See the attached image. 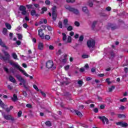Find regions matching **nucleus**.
Instances as JSON below:
<instances>
[{
  "instance_id": "nucleus-13",
  "label": "nucleus",
  "mask_w": 128,
  "mask_h": 128,
  "mask_svg": "<svg viewBox=\"0 0 128 128\" xmlns=\"http://www.w3.org/2000/svg\"><path fill=\"white\" fill-rule=\"evenodd\" d=\"M38 34L42 40L44 38V34L42 32V30L40 29L38 30Z\"/></svg>"
},
{
  "instance_id": "nucleus-44",
  "label": "nucleus",
  "mask_w": 128,
  "mask_h": 128,
  "mask_svg": "<svg viewBox=\"0 0 128 128\" xmlns=\"http://www.w3.org/2000/svg\"><path fill=\"white\" fill-rule=\"evenodd\" d=\"M64 68L65 70H69V68H70V66H69V65H67V66H65L64 67Z\"/></svg>"
},
{
  "instance_id": "nucleus-49",
  "label": "nucleus",
  "mask_w": 128,
  "mask_h": 128,
  "mask_svg": "<svg viewBox=\"0 0 128 128\" xmlns=\"http://www.w3.org/2000/svg\"><path fill=\"white\" fill-rule=\"evenodd\" d=\"M22 94H23V96H25V97H26L27 96H28V94L26 93V91H23V92H22Z\"/></svg>"
},
{
  "instance_id": "nucleus-6",
  "label": "nucleus",
  "mask_w": 128,
  "mask_h": 128,
  "mask_svg": "<svg viewBox=\"0 0 128 128\" xmlns=\"http://www.w3.org/2000/svg\"><path fill=\"white\" fill-rule=\"evenodd\" d=\"M58 15L56 14V6H54L52 8V18L53 20H56V18Z\"/></svg>"
},
{
  "instance_id": "nucleus-12",
  "label": "nucleus",
  "mask_w": 128,
  "mask_h": 128,
  "mask_svg": "<svg viewBox=\"0 0 128 128\" xmlns=\"http://www.w3.org/2000/svg\"><path fill=\"white\" fill-rule=\"evenodd\" d=\"M117 126H122V128H126L128 126V124L126 122H120L116 123Z\"/></svg>"
},
{
  "instance_id": "nucleus-21",
  "label": "nucleus",
  "mask_w": 128,
  "mask_h": 128,
  "mask_svg": "<svg viewBox=\"0 0 128 128\" xmlns=\"http://www.w3.org/2000/svg\"><path fill=\"white\" fill-rule=\"evenodd\" d=\"M9 80L10 81V82H14V84H15V82H16V79H14V77H12V76H9Z\"/></svg>"
},
{
  "instance_id": "nucleus-62",
  "label": "nucleus",
  "mask_w": 128,
  "mask_h": 128,
  "mask_svg": "<svg viewBox=\"0 0 128 128\" xmlns=\"http://www.w3.org/2000/svg\"><path fill=\"white\" fill-rule=\"evenodd\" d=\"M80 71L81 72H84V68H80Z\"/></svg>"
},
{
  "instance_id": "nucleus-47",
  "label": "nucleus",
  "mask_w": 128,
  "mask_h": 128,
  "mask_svg": "<svg viewBox=\"0 0 128 128\" xmlns=\"http://www.w3.org/2000/svg\"><path fill=\"white\" fill-rule=\"evenodd\" d=\"M60 54H62V50H58V52L56 53V54L57 56H60Z\"/></svg>"
},
{
  "instance_id": "nucleus-15",
  "label": "nucleus",
  "mask_w": 128,
  "mask_h": 128,
  "mask_svg": "<svg viewBox=\"0 0 128 128\" xmlns=\"http://www.w3.org/2000/svg\"><path fill=\"white\" fill-rule=\"evenodd\" d=\"M0 46H2V48H4L6 50H8V48L6 46V44L3 43L2 40V39H0Z\"/></svg>"
},
{
  "instance_id": "nucleus-18",
  "label": "nucleus",
  "mask_w": 128,
  "mask_h": 128,
  "mask_svg": "<svg viewBox=\"0 0 128 128\" xmlns=\"http://www.w3.org/2000/svg\"><path fill=\"white\" fill-rule=\"evenodd\" d=\"M59 60L60 62H62V64H64L66 62V58H62V57H61L60 58Z\"/></svg>"
},
{
  "instance_id": "nucleus-20",
  "label": "nucleus",
  "mask_w": 128,
  "mask_h": 128,
  "mask_svg": "<svg viewBox=\"0 0 128 128\" xmlns=\"http://www.w3.org/2000/svg\"><path fill=\"white\" fill-rule=\"evenodd\" d=\"M82 10L83 12H84L85 14H88V7L86 6L82 7Z\"/></svg>"
},
{
  "instance_id": "nucleus-17",
  "label": "nucleus",
  "mask_w": 128,
  "mask_h": 128,
  "mask_svg": "<svg viewBox=\"0 0 128 128\" xmlns=\"http://www.w3.org/2000/svg\"><path fill=\"white\" fill-rule=\"evenodd\" d=\"M38 50H44V44L42 42H40L38 44Z\"/></svg>"
},
{
  "instance_id": "nucleus-40",
  "label": "nucleus",
  "mask_w": 128,
  "mask_h": 128,
  "mask_svg": "<svg viewBox=\"0 0 128 128\" xmlns=\"http://www.w3.org/2000/svg\"><path fill=\"white\" fill-rule=\"evenodd\" d=\"M96 21H94L92 24V28H94V27L96 26Z\"/></svg>"
},
{
  "instance_id": "nucleus-39",
  "label": "nucleus",
  "mask_w": 128,
  "mask_h": 128,
  "mask_svg": "<svg viewBox=\"0 0 128 128\" xmlns=\"http://www.w3.org/2000/svg\"><path fill=\"white\" fill-rule=\"evenodd\" d=\"M76 2V0H66V2L72 4Z\"/></svg>"
},
{
  "instance_id": "nucleus-42",
  "label": "nucleus",
  "mask_w": 128,
  "mask_h": 128,
  "mask_svg": "<svg viewBox=\"0 0 128 128\" xmlns=\"http://www.w3.org/2000/svg\"><path fill=\"white\" fill-rule=\"evenodd\" d=\"M33 88H34V90H37V92H38L40 90H38V86H36V84L33 85Z\"/></svg>"
},
{
  "instance_id": "nucleus-25",
  "label": "nucleus",
  "mask_w": 128,
  "mask_h": 128,
  "mask_svg": "<svg viewBox=\"0 0 128 128\" xmlns=\"http://www.w3.org/2000/svg\"><path fill=\"white\" fill-rule=\"evenodd\" d=\"M5 25H6V28H7L8 30H10V28H12V26H10V24L6 23Z\"/></svg>"
},
{
  "instance_id": "nucleus-29",
  "label": "nucleus",
  "mask_w": 128,
  "mask_h": 128,
  "mask_svg": "<svg viewBox=\"0 0 128 128\" xmlns=\"http://www.w3.org/2000/svg\"><path fill=\"white\" fill-rule=\"evenodd\" d=\"M62 40H66V34L65 33H62Z\"/></svg>"
},
{
  "instance_id": "nucleus-38",
  "label": "nucleus",
  "mask_w": 128,
  "mask_h": 128,
  "mask_svg": "<svg viewBox=\"0 0 128 128\" xmlns=\"http://www.w3.org/2000/svg\"><path fill=\"white\" fill-rule=\"evenodd\" d=\"M110 54L112 58H114V56H116V54H114V52H110Z\"/></svg>"
},
{
  "instance_id": "nucleus-30",
  "label": "nucleus",
  "mask_w": 128,
  "mask_h": 128,
  "mask_svg": "<svg viewBox=\"0 0 128 128\" xmlns=\"http://www.w3.org/2000/svg\"><path fill=\"white\" fill-rule=\"evenodd\" d=\"M58 26L60 28H62V22L60 21L58 23Z\"/></svg>"
},
{
  "instance_id": "nucleus-46",
  "label": "nucleus",
  "mask_w": 128,
  "mask_h": 128,
  "mask_svg": "<svg viewBox=\"0 0 128 128\" xmlns=\"http://www.w3.org/2000/svg\"><path fill=\"white\" fill-rule=\"evenodd\" d=\"M8 90H12V88H13V87H12V86L9 84L8 86Z\"/></svg>"
},
{
  "instance_id": "nucleus-28",
  "label": "nucleus",
  "mask_w": 128,
  "mask_h": 128,
  "mask_svg": "<svg viewBox=\"0 0 128 128\" xmlns=\"http://www.w3.org/2000/svg\"><path fill=\"white\" fill-rule=\"evenodd\" d=\"M116 87L114 86H112L110 88H108V92H112V90H114V88Z\"/></svg>"
},
{
  "instance_id": "nucleus-45",
  "label": "nucleus",
  "mask_w": 128,
  "mask_h": 128,
  "mask_svg": "<svg viewBox=\"0 0 128 128\" xmlns=\"http://www.w3.org/2000/svg\"><path fill=\"white\" fill-rule=\"evenodd\" d=\"M82 58H88V55L84 54L82 56Z\"/></svg>"
},
{
  "instance_id": "nucleus-1",
  "label": "nucleus",
  "mask_w": 128,
  "mask_h": 128,
  "mask_svg": "<svg viewBox=\"0 0 128 128\" xmlns=\"http://www.w3.org/2000/svg\"><path fill=\"white\" fill-rule=\"evenodd\" d=\"M8 64H10L11 66H14V68H16L18 70L25 76H28V73L26 72V70L22 69V67L18 64V62H14L12 61H10V60L7 62Z\"/></svg>"
},
{
  "instance_id": "nucleus-41",
  "label": "nucleus",
  "mask_w": 128,
  "mask_h": 128,
  "mask_svg": "<svg viewBox=\"0 0 128 128\" xmlns=\"http://www.w3.org/2000/svg\"><path fill=\"white\" fill-rule=\"evenodd\" d=\"M18 36L19 40H22V34H18Z\"/></svg>"
},
{
  "instance_id": "nucleus-36",
  "label": "nucleus",
  "mask_w": 128,
  "mask_h": 128,
  "mask_svg": "<svg viewBox=\"0 0 128 128\" xmlns=\"http://www.w3.org/2000/svg\"><path fill=\"white\" fill-rule=\"evenodd\" d=\"M67 42H72V37L70 36H68Z\"/></svg>"
},
{
  "instance_id": "nucleus-19",
  "label": "nucleus",
  "mask_w": 128,
  "mask_h": 128,
  "mask_svg": "<svg viewBox=\"0 0 128 128\" xmlns=\"http://www.w3.org/2000/svg\"><path fill=\"white\" fill-rule=\"evenodd\" d=\"M68 19H64L63 22L64 25V26L65 28H68Z\"/></svg>"
},
{
  "instance_id": "nucleus-60",
  "label": "nucleus",
  "mask_w": 128,
  "mask_h": 128,
  "mask_svg": "<svg viewBox=\"0 0 128 128\" xmlns=\"http://www.w3.org/2000/svg\"><path fill=\"white\" fill-rule=\"evenodd\" d=\"M26 106L29 108H30L32 107V104H26Z\"/></svg>"
},
{
  "instance_id": "nucleus-53",
  "label": "nucleus",
  "mask_w": 128,
  "mask_h": 128,
  "mask_svg": "<svg viewBox=\"0 0 128 128\" xmlns=\"http://www.w3.org/2000/svg\"><path fill=\"white\" fill-rule=\"evenodd\" d=\"M106 82H108V84H110L111 82L110 81V78H106Z\"/></svg>"
},
{
  "instance_id": "nucleus-3",
  "label": "nucleus",
  "mask_w": 128,
  "mask_h": 128,
  "mask_svg": "<svg viewBox=\"0 0 128 128\" xmlns=\"http://www.w3.org/2000/svg\"><path fill=\"white\" fill-rule=\"evenodd\" d=\"M64 8L68 10L71 12H73V14H76V16L80 14V11L76 8H72L69 5H65Z\"/></svg>"
},
{
  "instance_id": "nucleus-9",
  "label": "nucleus",
  "mask_w": 128,
  "mask_h": 128,
  "mask_svg": "<svg viewBox=\"0 0 128 128\" xmlns=\"http://www.w3.org/2000/svg\"><path fill=\"white\" fill-rule=\"evenodd\" d=\"M98 118H99L100 120H102V123L104 124L106 122V124H108V118H106V116H98Z\"/></svg>"
},
{
  "instance_id": "nucleus-51",
  "label": "nucleus",
  "mask_w": 128,
  "mask_h": 128,
  "mask_svg": "<svg viewBox=\"0 0 128 128\" xmlns=\"http://www.w3.org/2000/svg\"><path fill=\"white\" fill-rule=\"evenodd\" d=\"M0 106H4V102H2V101L0 99Z\"/></svg>"
},
{
  "instance_id": "nucleus-8",
  "label": "nucleus",
  "mask_w": 128,
  "mask_h": 128,
  "mask_svg": "<svg viewBox=\"0 0 128 128\" xmlns=\"http://www.w3.org/2000/svg\"><path fill=\"white\" fill-rule=\"evenodd\" d=\"M2 115L4 118L6 120H12V122L14 120V118L11 115H6L4 114V112H2Z\"/></svg>"
},
{
  "instance_id": "nucleus-4",
  "label": "nucleus",
  "mask_w": 128,
  "mask_h": 128,
  "mask_svg": "<svg viewBox=\"0 0 128 128\" xmlns=\"http://www.w3.org/2000/svg\"><path fill=\"white\" fill-rule=\"evenodd\" d=\"M87 46L89 48H94L96 46V42L94 40H89L87 41Z\"/></svg>"
},
{
  "instance_id": "nucleus-2",
  "label": "nucleus",
  "mask_w": 128,
  "mask_h": 128,
  "mask_svg": "<svg viewBox=\"0 0 128 128\" xmlns=\"http://www.w3.org/2000/svg\"><path fill=\"white\" fill-rule=\"evenodd\" d=\"M2 52L4 54L5 56H0V58L1 60H2L4 62H8L10 60V54H8V52L4 50H2Z\"/></svg>"
},
{
  "instance_id": "nucleus-58",
  "label": "nucleus",
  "mask_w": 128,
  "mask_h": 128,
  "mask_svg": "<svg viewBox=\"0 0 128 128\" xmlns=\"http://www.w3.org/2000/svg\"><path fill=\"white\" fill-rule=\"evenodd\" d=\"M34 5V6H35V8H40V4H35Z\"/></svg>"
},
{
  "instance_id": "nucleus-64",
  "label": "nucleus",
  "mask_w": 128,
  "mask_h": 128,
  "mask_svg": "<svg viewBox=\"0 0 128 128\" xmlns=\"http://www.w3.org/2000/svg\"><path fill=\"white\" fill-rule=\"evenodd\" d=\"M104 108H105V106L104 105L102 104L100 106V110H104Z\"/></svg>"
},
{
  "instance_id": "nucleus-34",
  "label": "nucleus",
  "mask_w": 128,
  "mask_h": 128,
  "mask_svg": "<svg viewBox=\"0 0 128 128\" xmlns=\"http://www.w3.org/2000/svg\"><path fill=\"white\" fill-rule=\"evenodd\" d=\"M22 110H20L18 113V118H20V116H22Z\"/></svg>"
},
{
  "instance_id": "nucleus-48",
  "label": "nucleus",
  "mask_w": 128,
  "mask_h": 128,
  "mask_svg": "<svg viewBox=\"0 0 128 128\" xmlns=\"http://www.w3.org/2000/svg\"><path fill=\"white\" fill-rule=\"evenodd\" d=\"M47 28L49 32H52V28L50 26H48Z\"/></svg>"
},
{
  "instance_id": "nucleus-14",
  "label": "nucleus",
  "mask_w": 128,
  "mask_h": 128,
  "mask_svg": "<svg viewBox=\"0 0 128 128\" xmlns=\"http://www.w3.org/2000/svg\"><path fill=\"white\" fill-rule=\"evenodd\" d=\"M11 100L12 102H16L18 100V96H16V94H14L13 96L11 98Z\"/></svg>"
},
{
  "instance_id": "nucleus-5",
  "label": "nucleus",
  "mask_w": 128,
  "mask_h": 128,
  "mask_svg": "<svg viewBox=\"0 0 128 128\" xmlns=\"http://www.w3.org/2000/svg\"><path fill=\"white\" fill-rule=\"evenodd\" d=\"M16 78L19 80V82H22V84L25 88L28 90V86H26V81L24 80L23 78H22V76L20 74H17L16 76Z\"/></svg>"
},
{
  "instance_id": "nucleus-37",
  "label": "nucleus",
  "mask_w": 128,
  "mask_h": 128,
  "mask_svg": "<svg viewBox=\"0 0 128 128\" xmlns=\"http://www.w3.org/2000/svg\"><path fill=\"white\" fill-rule=\"evenodd\" d=\"M50 38V36L48 35H46L45 36V40H49Z\"/></svg>"
},
{
  "instance_id": "nucleus-32",
  "label": "nucleus",
  "mask_w": 128,
  "mask_h": 128,
  "mask_svg": "<svg viewBox=\"0 0 128 128\" xmlns=\"http://www.w3.org/2000/svg\"><path fill=\"white\" fill-rule=\"evenodd\" d=\"M73 28H72V26H68V27H67V30L68 32H71V30H72Z\"/></svg>"
},
{
  "instance_id": "nucleus-33",
  "label": "nucleus",
  "mask_w": 128,
  "mask_h": 128,
  "mask_svg": "<svg viewBox=\"0 0 128 128\" xmlns=\"http://www.w3.org/2000/svg\"><path fill=\"white\" fill-rule=\"evenodd\" d=\"M128 100V98H124L123 99H120V102H126Z\"/></svg>"
},
{
  "instance_id": "nucleus-10",
  "label": "nucleus",
  "mask_w": 128,
  "mask_h": 128,
  "mask_svg": "<svg viewBox=\"0 0 128 128\" xmlns=\"http://www.w3.org/2000/svg\"><path fill=\"white\" fill-rule=\"evenodd\" d=\"M46 66L48 68H52L54 66V62L52 60H49L46 63Z\"/></svg>"
},
{
  "instance_id": "nucleus-55",
  "label": "nucleus",
  "mask_w": 128,
  "mask_h": 128,
  "mask_svg": "<svg viewBox=\"0 0 128 128\" xmlns=\"http://www.w3.org/2000/svg\"><path fill=\"white\" fill-rule=\"evenodd\" d=\"M74 24H75V26H80V22L76 21L74 22Z\"/></svg>"
},
{
  "instance_id": "nucleus-7",
  "label": "nucleus",
  "mask_w": 128,
  "mask_h": 128,
  "mask_svg": "<svg viewBox=\"0 0 128 128\" xmlns=\"http://www.w3.org/2000/svg\"><path fill=\"white\" fill-rule=\"evenodd\" d=\"M19 10L21 12V14L22 16H26L28 14V12H26V8L25 6L21 5L20 6Z\"/></svg>"
},
{
  "instance_id": "nucleus-27",
  "label": "nucleus",
  "mask_w": 128,
  "mask_h": 128,
  "mask_svg": "<svg viewBox=\"0 0 128 128\" xmlns=\"http://www.w3.org/2000/svg\"><path fill=\"white\" fill-rule=\"evenodd\" d=\"M45 124L46 126H52V123L50 122V121H46L45 122Z\"/></svg>"
},
{
  "instance_id": "nucleus-50",
  "label": "nucleus",
  "mask_w": 128,
  "mask_h": 128,
  "mask_svg": "<svg viewBox=\"0 0 128 128\" xmlns=\"http://www.w3.org/2000/svg\"><path fill=\"white\" fill-rule=\"evenodd\" d=\"M106 10L108 12H110V10H112V8L110 6H108V7L106 8Z\"/></svg>"
},
{
  "instance_id": "nucleus-22",
  "label": "nucleus",
  "mask_w": 128,
  "mask_h": 128,
  "mask_svg": "<svg viewBox=\"0 0 128 128\" xmlns=\"http://www.w3.org/2000/svg\"><path fill=\"white\" fill-rule=\"evenodd\" d=\"M12 56L14 60H18V55L15 52L12 54Z\"/></svg>"
},
{
  "instance_id": "nucleus-23",
  "label": "nucleus",
  "mask_w": 128,
  "mask_h": 128,
  "mask_svg": "<svg viewBox=\"0 0 128 128\" xmlns=\"http://www.w3.org/2000/svg\"><path fill=\"white\" fill-rule=\"evenodd\" d=\"M2 32L3 34H4V36H6V32H8V29H6V28H3Z\"/></svg>"
},
{
  "instance_id": "nucleus-24",
  "label": "nucleus",
  "mask_w": 128,
  "mask_h": 128,
  "mask_svg": "<svg viewBox=\"0 0 128 128\" xmlns=\"http://www.w3.org/2000/svg\"><path fill=\"white\" fill-rule=\"evenodd\" d=\"M78 42H84V35H81L79 37Z\"/></svg>"
},
{
  "instance_id": "nucleus-16",
  "label": "nucleus",
  "mask_w": 128,
  "mask_h": 128,
  "mask_svg": "<svg viewBox=\"0 0 128 128\" xmlns=\"http://www.w3.org/2000/svg\"><path fill=\"white\" fill-rule=\"evenodd\" d=\"M74 112L78 116H79V118H82V112H80V111L78 110H74Z\"/></svg>"
},
{
  "instance_id": "nucleus-59",
  "label": "nucleus",
  "mask_w": 128,
  "mask_h": 128,
  "mask_svg": "<svg viewBox=\"0 0 128 128\" xmlns=\"http://www.w3.org/2000/svg\"><path fill=\"white\" fill-rule=\"evenodd\" d=\"M84 108V105L79 106V110H82Z\"/></svg>"
},
{
  "instance_id": "nucleus-26",
  "label": "nucleus",
  "mask_w": 128,
  "mask_h": 128,
  "mask_svg": "<svg viewBox=\"0 0 128 128\" xmlns=\"http://www.w3.org/2000/svg\"><path fill=\"white\" fill-rule=\"evenodd\" d=\"M78 84L79 86H82V84H84V82H82V80H79L78 82Z\"/></svg>"
},
{
  "instance_id": "nucleus-56",
  "label": "nucleus",
  "mask_w": 128,
  "mask_h": 128,
  "mask_svg": "<svg viewBox=\"0 0 128 128\" xmlns=\"http://www.w3.org/2000/svg\"><path fill=\"white\" fill-rule=\"evenodd\" d=\"M45 3L46 4H48V5L50 4V2L48 0H46Z\"/></svg>"
},
{
  "instance_id": "nucleus-57",
  "label": "nucleus",
  "mask_w": 128,
  "mask_h": 128,
  "mask_svg": "<svg viewBox=\"0 0 128 128\" xmlns=\"http://www.w3.org/2000/svg\"><path fill=\"white\" fill-rule=\"evenodd\" d=\"M93 110L94 112H98V108H94Z\"/></svg>"
},
{
  "instance_id": "nucleus-63",
  "label": "nucleus",
  "mask_w": 128,
  "mask_h": 128,
  "mask_svg": "<svg viewBox=\"0 0 128 128\" xmlns=\"http://www.w3.org/2000/svg\"><path fill=\"white\" fill-rule=\"evenodd\" d=\"M23 27L24 28H28V24L26 23H24L23 24Z\"/></svg>"
},
{
  "instance_id": "nucleus-31",
  "label": "nucleus",
  "mask_w": 128,
  "mask_h": 128,
  "mask_svg": "<svg viewBox=\"0 0 128 128\" xmlns=\"http://www.w3.org/2000/svg\"><path fill=\"white\" fill-rule=\"evenodd\" d=\"M118 118H126V116L124 114H118Z\"/></svg>"
},
{
  "instance_id": "nucleus-61",
  "label": "nucleus",
  "mask_w": 128,
  "mask_h": 128,
  "mask_svg": "<svg viewBox=\"0 0 128 128\" xmlns=\"http://www.w3.org/2000/svg\"><path fill=\"white\" fill-rule=\"evenodd\" d=\"M84 68H86V70H88V68H89L88 64H86L84 66Z\"/></svg>"
},
{
  "instance_id": "nucleus-52",
  "label": "nucleus",
  "mask_w": 128,
  "mask_h": 128,
  "mask_svg": "<svg viewBox=\"0 0 128 128\" xmlns=\"http://www.w3.org/2000/svg\"><path fill=\"white\" fill-rule=\"evenodd\" d=\"M42 10L43 12H46V10H48V8H46V7H44L42 8Z\"/></svg>"
},
{
  "instance_id": "nucleus-43",
  "label": "nucleus",
  "mask_w": 128,
  "mask_h": 128,
  "mask_svg": "<svg viewBox=\"0 0 128 128\" xmlns=\"http://www.w3.org/2000/svg\"><path fill=\"white\" fill-rule=\"evenodd\" d=\"M36 14V10H32L31 11V14L32 16H34Z\"/></svg>"
},
{
  "instance_id": "nucleus-35",
  "label": "nucleus",
  "mask_w": 128,
  "mask_h": 128,
  "mask_svg": "<svg viewBox=\"0 0 128 128\" xmlns=\"http://www.w3.org/2000/svg\"><path fill=\"white\" fill-rule=\"evenodd\" d=\"M26 6L28 9L34 8H32V4H27Z\"/></svg>"
},
{
  "instance_id": "nucleus-54",
  "label": "nucleus",
  "mask_w": 128,
  "mask_h": 128,
  "mask_svg": "<svg viewBox=\"0 0 128 128\" xmlns=\"http://www.w3.org/2000/svg\"><path fill=\"white\" fill-rule=\"evenodd\" d=\"M16 44H18V46H20L22 42L20 40H17L16 42Z\"/></svg>"
},
{
  "instance_id": "nucleus-11",
  "label": "nucleus",
  "mask_w": 128,
  "mask_h": 128,
  "mask_svg": "<svg viewBox=\"0 0 128 128\" xmlns=\"http://www.w3.org/2000/svg\"><path fill=\"white\" fill-rule=\"evenodd\" d=\"M110 28L112 30H116V28H118V26H116V25L112 24H108V26L107 27V28L108 30H110Z\"/></svg>"
}]
</instances>
